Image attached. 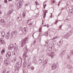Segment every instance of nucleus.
Wrapping results in <instances>:
<instances>
[{"label": "nucleus", "mask_w": 73, "mask_h": 73, "mask_svg": "<svg viewBox=\"0 0 73 73\" xmlns=\"http://www.w3.org/2000/svg\"><path fill=\"white\" fill-rule=\"evenodd\" d=\"M63 44V40L61 39L59 42H58L57 44L59 46H61Z\"/></svg>", "instance_id": "nucleus-8"}, {"label": "nucleus", "mask_w": 73, "mask_h": 73, "mask_svg": "<svg viewBox=\"0 0 73 73\" xmlns=\"http://www.w3.org/2000/svg\"><path fill=\"white\" fill-rule=\"evenodd\" d=\"M22 20V18L21 16L18 17L17 19V21H20Z\"/></svg>", "instance_id": "nucleus-16"}, {"label": "nucleus", "mask_w": 73, "mask_h": 73, "mask_svg": "<svg viewBox=\"0 0 73 73\" xmlns=\"http://www.w3.org/2000/svg\"><path fill=\"white\" fill-rule=\"evenodd\" d=\"M27 30H28V28L26 27H24V29H22V32L24 35H26Z\"/></svg>", "instance_id": "nucleus-5"}, {"label": "nucleus", "mask_w": 73, "mask_h": 73, "mask_svg": "<svg viewBox=\"0 0 73 73\" xmlns=\"http://www.w3.org/2000/svg\"><path fill=\"white\" fill-rule=\"evenodd\" d=\"M40 59L42 60V61H44V57L42 56V57H41Z\"/></svg>", "instance_id": "nucleus-43"}, {"label": "nucleus", "mask_w": 73, "mask_h": 73, "mask_svg": "<svg viewBox=\"0 0 73 73\" xmlns=\"http://www.w3.org/2000/svg\"><path fill=\"white\" fill-rule=\"evenodd\" d=\"M70 13L72 14V15H73V8L72 9L70 10Z\"/></svg>", "instance_id": "nucleus-34"}, {"label": "nucleus", "mask_w": 73, "mask_h": 73, "mask_svg": "<svg viewBox=\"0 0 73 73\" xmlns=\"http://www.w3.org/2000/svg\"><path fill=\"white\" fill-rule=\"evenodd\" d=\"M36 62L37 60H36V59H35V61H34V62H35V63H36Z\"/></svg>", "instance_id": "nucleus-58"}, {"label": "nucleus", "mask_w": 73, "mask_h": 73, "mask_svg": "<svg viewBox=\"0 0 73 73\" xmlns=\"http://www.w3.org/2000/svg\"><path fill=\"white\" fill-rule=\"evenodd\" d=\"M49 27V24H48L47 25V27L48 28V27Z\"/></svg>", "instance_id": "nucleus-62"}, {"label": "nucleus", "mask_w": 73, "mask_h": 73, "mask_svg": "<svg viewBox=\"0 0 73 73\" xmlns=\"http://www.w3.org/2000/svg\"><path fill=\"white\" fill-rule=\"evenodd\" d=\"M35 4H36V5H38V2H35Z\"/></svg>", "instance_id": "nucleus-59"}, {"label": "nucleus", "mask_w": 73, "mask_h": 73, "mask_svg": "<svg viewBox=\"0 0 73 73\" xmlns=\"http://www.w3.org/2000/svg\"><path fill=\"white\" fill-rule=\"evenodd\" d=\"M47 54L49 56V57H50L51 58H53L54 56V53L53 52H48Z\"/></svg>", "instance_id": "nucleus-3"}, {"label": "nucleus", "mask_w": 73, "mask_h": 73, "mask_svg": "<svg viewBox=\"0 0 73 73\" xmlns=\"http://www.w3.org/2000/svg\"><path fill=\"white\" fill-rule=\"evenodd\" d=\"M27 53H24L23 55V57L24 58L25 57V60H27V59H28V56H27Z\"/></svg>", "instance_id": "nucleus-11"}, {"label": "nucleus", "mask_w": 73, "mask_h": 73, "mask_svg": "<svg viewBox=\"0 0 73 73\" xmlns=\"http://www.w3.org/2000/svg\"><path fill=\"white\" fill-rule=\"evenodd\" d=\"M10 33L9 32H8L6 33L5 37L7 39H9V36L10 35Z\"/></svg>", "instance_id": "nucleus-10"}, {"label": "nucleus", "mask_w": 73, "mask_h": 73, "mask_svg": "<svg viewBox=\"0 0 73 73\" xmlns=\"http://www.w3.org/2000/svg\"><path fill=\"white\" fill-rule=\"evenodd\" d=\"M44 33H42L41 35V36H44Z\"/></svg>", "instance_id": "nucleus-64"}, {"label": "nucleus", "mask_w": 73, "mask_h": 73, "mask_svg": "<svg viewBox=\"0 0 73 73\" xmlns=\"http://www.w3.org/2000/svg\"><path fill=\"white\" fill-rule=\"evenodd\" d=\"M32 65V63L31 62H29L28 63V66H27V69H29V67H30V66H31V65Z\"/></svg>", "instance_id": "nucleus-18"}, {"label": "nucleus", "mask_w": 73, "mask_h": 73, "mask_svg": "<svg viewBox=\"0 0 73 73\" xmlns=\"http://www.w3.org/2000/svg\"><path fill=\"white\" fill-rule=\"evenodd\" d=\"M68 20H69V19H68V17H67L66 19H65L64 21H65L67 22L68 21Z\"/></svg>", "instance_id": "nucleus-44"}, {"label": "nucleus", "mask_w": 73, "mask_h": 73, "mask_svg": "<svg viewBox=\"0 0 73 73\" xmlns=\"http://www.w3.org/2000/svg\"><path fill=\"white\" fill-rule=\"evenodd\" d=\"M67 58L68 59H70V56H68Z\"/></svg>", "instance_id": "nucleus-54"}, {"label": "nucleus", "mask_w": 73, "mask_h": 73, "mask_svg": "<svg viewBox=\"0 0 73 73\" xmlns=\"http://www.w3.org/2000/svg\"><path fill=\"white\" fill-rule=\"evenodd\" d=\"M0 40L1 44H5V42L3 40V39L0 38Z\"/></svg>", "instance_id": "nucleus-19"}, {"label": "nucleus", "mask_w": 73, "mask_h": 73, "mask_svg": "<svg viewBox=\"0 0 73 73\" xmlns=\"http://www.w3.org/2000/svg\"><path fill=\"white\" fill-rule=\"evenodd\" d=\"M54 3H55V1L54 0L51 1V3L52 4H54Z\"/></svg>", "instance_id": "nucleus-46"}, {"label": "nucleus", "mask_w": 73, "mask_h": 73, "mask_svg": "<svg viewBox=\"0 0 73 73\" xmlns=\"http://www.w3.org/2000/svg\"><path fill=\"white\" fill-rule=\"evenodd\" d=\"M70 34H69V33H68L67 34H66V35L63 36V37L64 38H67V39H68V37L70 36Z\"/></svg>", "instance_id": "nucleus-7"}, {"label": "nucleus", "mask_w": 73, "mask_h": 73, "mask_svg": "<svg viewBox=\"0 0 73 73\" xmlns=\"http://www.w3.org/2000/svg\"><path fill=\"white\" fill-rule=\"evenodd\" d=\"M6 57H11V52H9L7 53L6 54Z\"/></svg>", "instance_id": "nucleus-9"}, {"label": "nucleus", "mask_w": 73, "mask_h": 73, "mask_svg": "<svg viewBox=\"0 0 73 73\" xmlns=\"http://www.w3.org/2000/svg\"><path fill=\"white\" fill-rule=\"evenodd\" d=\"M28 37H26L24 39H23L21 41V46L23 47L26 44L27 42V40H28Z\"/></svg>", "instance_id": "nucleus-2"}, {"label": "nucleus", "mask_w": 73, "mask_h": 73, "mask_svg": "<svg viewBox=\"0 0 73 73\" xmlns=\"http://www.w3.org/2000/svg\"><path fill=\"white\" fill-rule=\"evenodd\" d=\"M3 72V73H9V70L8 69H4Z\"/></svg>", "instance_id": "nucleus-12"}, {"label": "nucleus", "mask_w": 73, "mask_h": 73, "mask_svg": "<svg viewBox=\"0 0 73 73\" xmlns=\"http://www.w3.org/2000/svg\"><path fill=\"white\" fill-rule=\"evenodd\" d=\"M68 28H72V25L70 24H68Z\"/></svg>", "instance_id": "nucleus-42"}, {"label": "nucleus", "mask_w": 73, "mask_h": 73, "mask_svg": "<svg viewBox=\"0 0 73 73\" xmlns=\"http://www.w3.org/2000/svg\"><path fill=\"white\" fill-rule=\"evenodd\" d=\"M73 50H72L71 51V53L70 54V56H73Z\"/></svg>", "instance_id": "nucleus-39"}, {"label": "nucleus", "mask_w": 73, "mask_h": 73, "mask_svg": "<svg viewBox=\"0 0 73 73\" xmlns=\"http://www.w3.org/2000/svg\"><path fill=\"white\" fill-rule=\"evenodd\" d=\"M28 5H29V4H26V5H25V7H27V6H28Z\"/></svg>", "instance_id": "nucleus-52"}, {"label": "nucleus", "mask_w": 73, "mask_h": 73, "mask_svg": "<svg viewBox=\"0 0 73 73\" xmlns=\"http://www.w3.org/2000/svg\"><path fill=\"white\" fill-rule=\"evenodd\" d=\"M1 33L2 36L4 37V36H5V33H4V32H3V31H2Z\"/></svg>", "instance_id": "nucleus-27"}, {"label": "nucleus", "mask_w": 73, "mask_h": 73, "mask_svg": "<svg viewBox=\"0 0 73 73\" xmlns=\"http://www.w3.org/2000/svg\"><path fill=\"white\" fill-rule=\"evenodd\" d=\"M4 2L5 3H8V1H7V0H5Z\"/></svg>", "instance_id": "nucleus-49"}, {"label": "nucleus", "mask_w": 73, "mask_h": 73, "mask_svg": "<svg viewBox=\"0 0 73 73\" xmlns=\"http://www.w3.org/2000/svg\"><path fill=\"white\" fill-rule=\"evenodd\" d=\"M19 66H18L16 65L15 66V70H18L19 69Z\"/></svg>", "instance_id": "nucleus-23"}, {"label": "nucleus", "mask_w": 73, "mask_h": 73, "mask_svg": "<svg viewBox=\"0 0 73 73\" xmlns=\"http://www.w3.org/2000/svg\"><path fill=\"white\" fill-rule=\"evenodd\" d=\"M62 25L61 26H59V29L60 30H61V27H62Z\"/></svg>", "instance_id": "nucleus-50"}, {"label": "nucleus", "mask_w": 73, "mask_h": 73, "mask_svg": "<svg viewBox=\"0 0 73 73\" xmlns=\"http://www.w3.org/2000/svg\"><path fill=\"white\" fill-rule=\"evenodd\" d=\"M13 9L9 10V11H8V15H10L12 13V12H13Z\"/></svg>", "instance_id": "nucleus-28"}, {"label": "nucleus", "mask_w": 73, "mask_h": 73, "mask_svg": "<svg viewBox=\"0 0 73 73\" xmlns=\"http://www.w3.org/2000/svg\"><path fill=\"white\" fill-rule=\"evenodd\" d=\"M27 66V61H25L23 64V67L25 68Z\"/></svg>", "instance_id": "nucleus-20"}, {"label": "nucleus", "mask_w": 73, "mask_h": 73, "mask_svg": "<svg viewBox=\"0 0 73 73\" xmlns=\"http://www.w3.org/2000/svg\"><path fill=\"white\" fill-rule=\"evenodd\" d=\"M56 40H54L52 41V44L53 45H56Z\"/></svg>", "instance_id": "nucleus-30"}, {"label": "nucleus", "mask_w": 73, "mask_h": 73, "mask_svg": "<svg viewBox=\"0 0 73 73\" xmlns=\"http://www.w3.org/2000/svg\"><path fill=\"white\" fill-rule=\"evenodd\" d=\"M48 62V60H46L45 61H44L43 64V65L44 66H45V65H46V64Z\"/></svg>", "instance_id": "nucleus-25"}, {"label": "nucleus", "mask_w": 73, "mask_h": 73, "mask_svg": "<svg viewBox=\"0 0 73 73\" xmlns=\"http://www.w3.org/2000/svg\"><path fill=\"white\" fill-rule=\"evenodd\" d=\"M17 60V58L16 57H14L12 60V62H15Z\"/></svg>", "instance_id": "nucleus-22"}, {"label": "nucleus", "mask_w": 73, "mask_h": 73, "mask_svg": "<svg viewBox=\"0 0 73 73\" xmlns=\"http://www.w3.org/2000/svg\"><path fill=\"white\" fill-rule=\"evenodd\" d=\"M45 36H48V31L45 32Z\"/></svg>", "instance_id": "nucleus-35"}, {"label": "nucleus", "mask_w": 73, "mask_h": 73, "mask_svg": "<svg viewBox=\"0 0 73 73\" xmlns=\"http://www.w3.org/2000/svg\"><path fill=\"white\" fill-rule=\"evenodd\" d=\"M21 6H22V1H20L18 3L17 7L19 9L21 7Z\"/></svg>", "instance_id": "nucleus-4"}, {"label": "nucleus", "mask_w": 73, "mask_h": 73, "mask_svg": "<svg viewBox=\"0 0 73 73\" xmlns=\"http://www.w3.org/2000/svg\"><path fill=\"white\" fill-rule=\"evenodd\" d=\"M25 53H27V52H28V50L27 49V46H25Z\"/></svg>", "instance_id": "nucleus-37"}, {"label": "nucleus", "mask_w": 73, "mask_h": 73, "mask_svg": "<svg viewBox=\"0 0 73 73\" xmlns=\"http://www.w3.org/2000/svg\"><path fill=\"white\" fill-rule=\"evenodd\" d=\"M49 41V40H48L46 41V43L45 46H46L48 45V43Z\"/></svg>", "instance_id": "nucleus-41"}, {"label": "nucleus", "mask_w": 73, "mask_h": 73, "mask_svg": "<svg viewBox=\"0 0 73 73\" xmlns=\"http://www.w3.org/2000/svg\"><path fill=\"white\" fill-rule=\"evenodd\" d=\"M3 52L2 51H1V54H3Z\"/></svg>", "instance_id": "nucleus-61"}, {"label": "nucleus", "mask_w": 73, "mask_h": 73, "mask_svg": "<svg viewBox=\"0 0 73 73\" xmlns=\"http://www.w3.org/2000/svg\"><path fill=\"white\" fill-rule=\"evenodd\" d=\"M52 45V47H51V50H54V45Z\"/></svg>", "instance_id": "nucleus-33"}, {"label": "nucleus", "mask_w": 73, "mask_h": 73, "mask_svg": "<svg viewBox=\"0 0 73 73\" xmlns=\"http://www.w3.org/2000/svg\"><path fill=\"white\" fill-rule=\"evenodd\" d=\"M38 16H39V14H38V13H36V17H38Z\"/></svg>", "instance_id": "nucleus-48"}, {"label": "nucleus", "mask_w": 73, "mask_h": 73, "mask_svg": "<svg viewBox=\"0 0 73 73\" xmlns=\"http://www.w3.org/2000/svg\"><path fill=\"white\" fill-rule=\"evenodd\" d=\"M52 48L51 47H49L48 48V49L47 50V52H51V51H52Z\"/></svg>", "instance_id": "nucleus-26"}, {"label": "nucleus", "mask_w": 73, "mask_h": 73, "mask_svg": "<svg viewBox=\"0 0 73 73\" xmlns=\"http://www.w3.org/2000/svg\"><path fill=\"white\" fill-rule=\"evenodd\" d=\"M32 20L31 19H30L29 20H28V21H27V23H28L30 21H31V20Z\"/></svg>", "instance_id": "nucleus-57"}, {"label": "nucleus", "mask_w": 73, "mask_h": 73, "mask_svg": "<svg viewBox=\"0 0 73 73\" xmlns=\"http://www.w3.org/2000/svg\"><path fill=\"white\" fill-rule=\"evenodd\" d=\"M66 29L67 30V31H69V30H70V28L68 27V28H67Z\"/></svg>", "instance_id": "nucleus-55"}, {"label": "nucleus", "mask_w": 73, "mask_h": 73, "mask_svg": "<svg viewBox=\"0 0 73 73\" xmlns=\"http://www.w3.org/2000/svg\"><path fill=\"white\" fill-rule=\"evenodd\" d=\"M13 34L12 33L11 34V38H12L13 37Z\"/></svg>", "instance_id": "nucleus-45"}, {"label": "nucleus", "mask_w": 73, "mask_h": 73, "mask_svg": "<svg viewBox=\"0 0 73 73\" xmlns=\"http://www.w3.org/2000/svg\"><path fill=\"white\" fill-rule=\"evenodd\" d=\"M1 23H4V20L1 19Z\"/></svg>", "instance_id": "nucleus-47"}, {"label": "nucleus", "mask_w": 73, "mask_h": 73, "mask_svg": "<svg viewBox=\"0 0 73 73\" xmlns=\"http://www.w3.org/2000/svg\"><path fill=\"white\" fill-rule=\"evenodd\" d=\"M4 64L6 66L8 65L9 64V62L8 60H5L4 61Z\"/></svg>", "instance_id": "nucleus-15"}, {"label": "nucleus", "mask_w": 73, "mask_h": 73, "mask_svg": "<svg viewBox=\"0 0 73 73\" xmlns=\"http://www.w3.org/2000/svg\"><path fill=\"white\" fill-rule=\"evenodd\" d=\"M65 50L63 51L60 54V56L61 57H62V56H63V55L64 54V53H65Z\"/></svg>", "instance_id": "nucleus-21"}, {"label": "nucleus", "mask_w": 73, "mask_h": 73, "mask_svg": "<svg viewBox=\"0 0 73 73\" xmlns=\"http://www.w3.org/2000/svg\"><path fill=\"white\" fill-rule=\"evenodd\" d=\"M32 25H33V22H31L29 24V26L30 27H31Z\"/></svg>", "instance_id": "nucleus-31"}, {"label": "nucleus", "mask_w": 73, "mask_h": 73, "mask_svg": "<svg viewBox=\"0 0 73 73\" xmlns=\"http://www.w3.org/2000/svg\"><path fill=\"white\" fill-rule=\"evenodd\" d=\"M11 49H14L15 50H16V51L18 50V48L16 46H14L13 44H10L9 46V50H11Z\"/></svg>", "instance_id": "nucleus-1"}, {"label": "nucleus", "mask_w": 73, "mask_h": 73, "mask_svg": "<svg viewBox=\"0 0 73 73\" xmlns=\"http://www.w3.org/2000/svg\"><path fill=\"white\" fill-rule=\"evenodd\" d=\"M67 68L69 69H73V68L72 66L71 65L68 64L67 66Z\"/></svg>", "instance_id": "nucleus-24"}, {"label": "nucleus", "mask_w": 73, "mask_h": 73, "mask_svg": "<svg viewBox=\"0 0 73 73\" xmlns=\"http://www.w3.org/2000/svg\"><path fill=\"white\" fill-rule=\"evenodd\" d=\"M29 69H31L32 70H33L35 69V67L33 66H30L29 67Z\"/></svg>", "instance_id": "nucleus-29"}, {"label": "nucleus", "mask_w": 73, "mask_h": 73, "mask_svg": "<svg viewBox=\"0 0 73 73\" xmlns=\"http://www.w3.org/2000/svg\"><path fill=\"white\" fill-rule=\"evenodd\" d=\"M48 10H45L44 9L43 11V18L45 19V17H46V13H48Z\"/></svg>", "instance_id": "nucleus-6"}, {"label": "nucleus", "mask_w": 73, "mask_h": 73, "mask_svg": "<svg viewBox=\"0 0 73 73\" xmlns=\"http://www.w3.org/2000/svg\"><path fill=\"white\" fill-rule=\"evenodd\" d=\"M57 38V36H55L54 37H53V38H52L51 40H55V39H56V38Z\"/></svg>", "instance_id": "nucleus-40"}, {"label": "nucleus", "mask_w": 73, "mask_h": 73, "mask_svg": "<svg viewBox=\"0 0 73 73\" xmlns=\"http://www.w3.org/2000/svg\"><path fill=\"white\" fill-rule=\"evenodd\" d=\"M57 22H58V20H56L55 22L54 23V24H57Z\"/></svg>", "instance_id": "nucleus-51"}, {"label": "nucleus", "mask_w": 73, "mask_h": 73, "mask_svg": "<svg viewBox=\"0 0 73 73\" xmlns=\"http://www.w3.org/2000/svg\"><path fill=\"white\" fill-rule=\"evenodd\" d=\"M57 66H56V65L55 64H54L52 66V70H54V69H56V68Z\"/></svg>", "instance_id": "nucleus-14"}, {"label": "nucleus", "mask_w": 73, "mask_h": 73, "mask_svg": "<svg viewBox=\"0 0 73 73\" xmlns=\"http://www.w3.org/2000/svg\"><path fill=\"white\" fill-rule=\"evenodd\" d=\"M42 29V28L40 27L38 30V32L39 33V37H40V35H42V31H41Z\"/></svg>", "instance_id": "nucleus-17"}, {"label": "nucleus", "mask_w": 73, "mask_h": 73, "mask_svg": "<svg viewBox=\"0 0 73 73\" xmlns=\"http://www.w3.org/2000/svg\"><path fill=\"white\" fill-rule=\"evenodd\" d=\"M1 15V11L0 10V16Z\"/></svg>", "instance_id": "nucleus-60"}, {"label": "nucleus", "mask_w": 73, "mask_h": 73, "mask_svg": "<svg viewBox=\"0 0 73 73\" xmlns=\"http://www.w3.org/2000/svg\"><path fill=\"white\" fill-rule=\"evenodd\" d=\"M42 61L41 59L39 58L38 60L39 62V63H42Z\"/></svg>", "instance_id": "nucleus-38"}, {"label": "nucleus", "mask_w": 73, "mask_h": 73, "mask_svg": "<svg viewBox=\"0 0 73 73\" xmlns=\"http://www.w3.org/2000/svg\"><path fill=\"white\" fill-rule=\"evenodd\" d=\"M2 51H3V52H5V50H4V49H3Z\"/></svg>", "instance_id": "nucleus-56"}, {"label": "nucleus", "mask_w": 73, "mask_h": 73, "mask_svg": "<svg viewBox=\"0 0 73 73\" xmlns=\"http://www.w3.org/2000/svg\"><path fill=\"white\" fill-rule=\"evenodd\" d=\"M46 6V5H44V4H43V6L44 7V9H45V7Z\"/></svg>", "instance_id": "nucleus-53"}, {"label": "nucleus", "mask_w": 73, "mask_h": 73, "mask_svg": "<svg viewBox=\"0 0 73 73\" xmlns=\"http://www.w3.org/2000/svg\"><path fill=\"white\" fill-rule=\"evenodd\" d=\"M12 33L13 35H17V31H13L12 32Z\"/></svg>", "instance_id": "nucleus-32"}, {"label": "nucleus", "mask_w": 73, "mask_h": 73, "mask_svg": "<svg viewBox=\"0 0 73 73\" xmlns=\"http://www.w3.org/2000/svg\"><path fill=\"white\" fill-rule=\"evenodd\" d=\"M22 15L23 16V18L25 17V13H23L22 14Z\"/></svg>", "instance_id": "nucleus-36"}, {"label": "nucleus", "mask_w": 73, "mask_h": 73, "mask_svg": "<svg viewBox=\"0 0 73 73\" xmlns=\"http://www.w3.org/2000/svg\"><path fill=\"white\" fill-rule=\"evenodd\" d=\"M20 58V59L21 60V62H19L17 63H16V65H21V62H22V58H21V57H19Z\"/></svg>", "instance_id": "nucleus-13"}, {"label": "nucleus", "mask_w": 73, "mask_h": 73, "mask_svg": "<svg viewBox=\"0 0 73 73\" xmlns=\"http://www.w3.org/2000/svg\"><path fill=\"white\" fill-rule=\"evenodd\" d=\"M36 40H34V41H33V42H34V43H36Z\"/></svg>", "instance_id": "nucleus-63"}]
</instances>
